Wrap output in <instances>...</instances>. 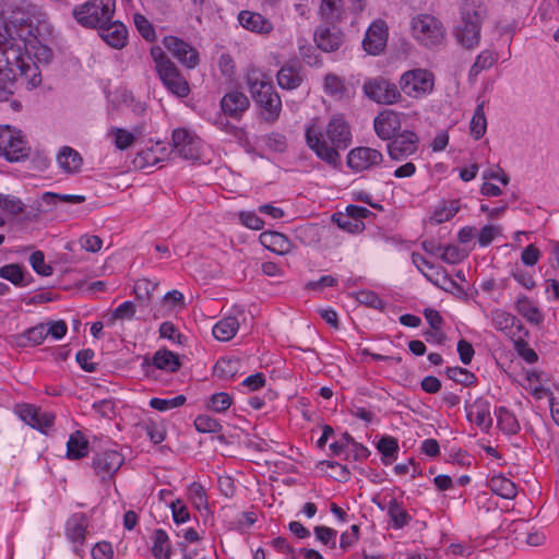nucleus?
I'll return each mask as SVG.
<instances>
[{
    "instance_id": "obj_1",
    "label": "nucleus",
    "mask_w": 559,
    "mask_h": 559,
    "mask_svg": "<svg viewBox=\"0 0 559 559\" xmlns=\"http://www.w3.org/2000/svg\"><path fill=\"white\" fill-rule=\"evenodd\" d=\"M51 33L52 27L46 13L33 3L14 9L8 20L2 22L0 52L5 56L9 64L12 56L20 70L19 80L27 81L33 87L41 82L38 67L26 63L23 53L28 59L34 58L38 63L47 64L52 58V51L44 41Z\"/></svg>"
},
{
    "instance_id": "obj_2",
    "label": "nucleus",
    "mask_w": 559,
    "mask_h": 559,
    "mask_svg": "<svg viewBox=\"0 0 559 559\" xmlns=\"http://www.w3.org/2000/svg\"><path fill=\"white\" fill-rule=\"evenodd\" d=\"M305 135L307 145L316 155L332 166L340 162L338 150H345L352 143L349 124L341 115L329 120L324 133L319 126L311 123L307 126Z\"/></svg>"
},
{
    "instance_id": "obj_3",
    "label": "nucleus",
    "mask_w": 559,
    "mask_h": 559,
    "mask_svg": "<svg viewBox=\"0 0 559 559\" xmlns=\"http://www.w3.org/2000/svg\"><path fill=\"white\" fill-rule=\"evenodd\" d=\"M246 83L253 100L261 108L262 119L267 123L276 122L282 112V99L269 74L251 66L246 73Z\"/></svg>"
},
{
    "instance_id": "obj_4",
    "label": "nucleus",
    "mask_w": 559,
    "mask_h": 559,
    "mask_svg": "<svg viewBox=\"0 0 559 559\" xmlns=\"http://www.w3.org/2000/svg\"><path fill=\"white\" fill-rule=\"evenodd\" d=\"M151 56L155 70L163 85L174 95L183 98L190 93V86L177 66L169 59L160 47H153Z\"/></svg>"
},
{
    "instance_id": "obj_5",
    "label": "nucleus",
    "mask_w": 559,
    "mask_h": 559,
    "mask_svg": "<svg viewBox=\"0 0 559 559\" xmlns=\"http://www.w3.org/2000/svg\"><path fill=\"white\" fill-rule=\"evenodd\" d=\"M116 0H88L74 8L73 16L84 27L95 28L114 17Z\"/></svg>"
},
{
    "instance_id": "obj_6",
    "label": "nucleus",
    "mask_w": 559,
    "mask_h": 559,
    "mask_svg": "<svg viewBox=\"0 0 559 559\" xmlns=\"http://www.w3.org/2000/svg\"><path fill=\"white\" fill-rule=\"evenodd\" d=\"M411 31L413 37L426 47L438 46L444 38L442 23L430 14H418L412 19Z\"/></svg>"
},
{
    "instance_id": "obj_7",
    "label": "nucleus",
    "mask_w": 559,
    "mask_h": 559,
    "mask_svg": "<svg viewBox=\"0 0 559 559\" xmlns=\"http://www.w3.org/2000/svg\"><path fill=\"white\" fill-rule=\"evenodd\" d=\"M31 146L20 130L0 126V156L10 163L28 158Z\"/></svg>"
},
{
    "instance_id": "obj_8",
    "label": "nucleus",
    "mask_w": 559,
    "mask_h": 559,
    "mask_svg": "<svg viewBox=\"0 0 559 559\" xmlns=\"http://www.w3.org/2000/svg\"><path fill=\"white\" fill-rule=\"evenodd\" d=\"M401 90L409 97L419 98L433 88V75L425 69L405 72L400 80Z\"/></svg>"
},
{
    "instance_id": "obj_9",
    "label": "nucleus",
    "mask_w": 559,
    "mask_h": 559,
    "mask_svg": "<svg viewBox=\"0 0 559 559\" xmlns=\"http://www.w3.org/2000/svg\"><path fill=\"white\" fill-rule=\"evenodd\" d=\"M171 143L174 152L185 159L198 160L201 156L202 141L189 129H175Z\"/></svg>"
},
{
    "instance_id": "obj_10",
    "label": "nucleus",
    "mask_w": 559,
    "mask_h": 559,
    "mask_svg": "<svg viewBox=\"0 0 559 559\" xmlns=\"http://www.w3.org/2000/svg\"><path fill=\"white\" fill-rule=\"evenodd\" d=\"M388 143V153L393 160H404L418 151L419 138L409 130H405L394 135Z\"/></svg>"
},
{
    "instance_id": "obj_11",
    "label": "nucleus",
    "mask_w": 559,
    "mask_h": 559,
    "mask_svg": "<svg viewBox=\"0 0 559 559\" xmlns=\"http://www.w3.org/2000/svg\"><path fill=\"white\" fill-rule=\"evenodd\" d=\"M366 95L378 104H394L401 98V93L394 83L379 78L364 84Z\"/></svg>"
},
{
    "instance_id": "obj_12",
    "label": "nucleus",
    "mask_w": 559,
    "mask_h": 559,
    "mask_svg": "<svg viewBox=\"0 0 559 559\" xmlns=\"http://www.w3.org/2000/svg\"><path fill=\"white\" fill-rule=\"evenodd\" d=\"M382 162V153L368 146L355 147L347 155V165L355 171L369 170L381 165Z\"/></svg>"
},
{
    "instance_id": "obj_13",
    "label": "nucleus",
    "mask_w": 559,
    "mask_h": 559,
    "mask_svg": "<svg viewBox=\"0 0 559 559\" xmlns=\"http://www.w3.org/2000/svg\"><path fill=\"white\" fill-rule=\"evenodd\" d=\"M163 43L165 48L187 68L194 69L199 64V53L188 43L176 36H166Z\"/></svg>"
},
{
    "instance_id": "obj_14",
    "label": "nucleus",
    "mask_w": 559,
    "mask_h": 559,
    "mask_svg": "<svg viewBox=\"0 0 559 559\" xmlns=\"http://www.w3.org/2000/svg\"><path fill=\"white\" fill-rule=\"evenodd\" d=\"M401 127V114L391 109L380 111L373 119V130L382 141L391 140L397 134Z\"/></svg>"
},
{
    "instance_id": "obj_15",
    "label": "nucleus",
    "mask_w": 559,
    "mask_h": 559,
    "mask_svg": "<svg viewBox=\"0 0 559 559\" xmlns=\"http://www.w3.org/2000/svg\"><path fill=\"white\" fill-rule=\"evenodd\" d=\"M123 461V455L117 450H105L94 456L93 467L99 477L107 478L120 468Z\"/></svg>"
},
{
    "instance_id": "obj_16",
    "label": "nucleus",
    "mask_w": 559,
    "mask_h": 559,
    "mask_svg": "<svg viewBox=\"0 0 559 559\" xmlns=\"http://www.w3.org/2000/svg\"><path fill=\"white\" fill-rule=\"evenodd\" d=\"M88 518L84 513H74L66 523V535L73 545V550L80 554L85 542Z\"/></svg>"
},
{
    "instance_id": "obj_17",
    "label": "nucleus",
    "mask_w": 559,
    "mask_h": 559,
    "mask_svg": "<svg viewBox=\"0 0 559 559\" xmlns=\"http://www.w3.org/2000/svg\"><path fill=\"white\" fill-rule=\"evenodd\" d=\"M388 40V27L383 21L373 22L362 41L364 49L370 55H379Z\"/></svg>"
},
{
    "instance_id": "obj_18",
    "label": "nucleus",
    "mask_w": 559,
    "mask_h": 559,
    "mask_svg": "<svg viewBox=\"0 0 559 559\" xmlns=\"http://www.w3.org/2000/svg\"><path fill=\"white\" fill-rule=\"evenodd\" d=\"M276 79L281 88L293 91L302 84L305 75L297 61H289L278 70Z\"/></svg>"
},
{
    "instance_id": "obj_19",
    "label": "nucleus",
    "mask_w": 559,
    "mask_h": 559,
    "mask_svg": "<svg viewBox=\"0 0 559 559\" xmlns=\"http://www.w3.org/2000/svg\"><path fill=\"white\" fill-rule=\"evenodd\" d=\"M466 416L471 423H474L483 431H488L492 425L490 415V404L485 399H477L466 406Z\"/></svg>"
},
{
    "instance_id": "obj_20",
    "label": "nucleus",
    "mask_w": 559,
    "mask_h": 559,
    "mask_svg": "<svg viewBox=\"0 0 559 559\" xmlns=\"http://www.w3.org/2000/svg\"><path fill=\"white\" fill-rule=\"evenodd\" d=\"M167 155L168 150L166 144L164 142H156L153 143L150 147L140 151L135 155L133 164L136 168L144 169L163 162Z\"/></svg>"
},
{
    "instance_id": "obj_21",
    "label": "nucleus",
    "mask_w": 559,
    "mask_h": 559,
    "mask_svg": "<svg viewBox=\"0 0 559 559\" xmlns=\"http://www.w3.org/2000/svg\"><path fill=\"white\" fill-rule=\"evenodd\" d=\"M314 41L323 51H335L343 43V33L335 26H319L314 33Z\"/></svg>"
},
{
    "instance_id": "obj_22",
    "label": "nucleus",
    "mask_w": 559,
    "mask_h": 559,
    "mask_svg": "<svg viewBox=\"0 0 559 559\" xmlns=\"http://www.w3.org/2000/svg\"><path fill=\"white\" fill-rule=\"evenodd\" d=\"M100 37L111 47L114 48H122L128 38V31L126 26L118 22L112 21L106 22L103 25L98 26Z\"/></svg>"
},
{
    "instance_id": "obj_23",
    "label": "nucleus",
    "mask_w": 559,
    "mask_h": 559,
    "mask_svg": "<svg viewBox=\"0 0 559 559\" xmlns=\"http://www.w3.org/2000/svg\"><path fill=\"white\" fill-rule=\"evenodd\" d=\"M248 97L238 91H233L225 94L221 100V107L225 115L239 119L245 111L249 108Z\"/></svg>"
},
{
    "instance_id": "obj_24",
    "label": "nucleus",
    "mask_w": 559,
    "mask_h": 559,
    "mask_svg": "<svg viewBox=\"0 0 559 559\" xmlns=\"http://www.w3.org/2000/svg\"><path fill=\"white\" fill-rule=\"evenodd\" d=\"M238 21L242 27L253 33L269 34L273 31L272 22L257 12L241 11L238 14Z\"/></svg>"
},
{
    "instance_id": "obj_25",
    "label": "nucleus",
    "mask_w": 559,
    "mask_h": 559,
    "mask_svg": "<svg viewBox=\"0 0 559 559\" xmlns=\"http://www.w3.org/2000/svg\"><path fill=\"white\" fill-rule=\"evenodd\" d=\"M259 239L264 248L280 255L289 253L294 248L292 241L277 231H263Z\"/></svg>"
},
{
    "instance_id": "obj_26",
    "label": "nucleus",
    "mask_w": 559,
    "mask_h": 559,
    "mask_svg": "<svg viewBox=\"0 0 559 559\" xmlns=\"http://www.w3.org/2000/svg\"><path fill=\"white\" fill-rule=\"evenodd\" d=\"M460 15L463 23L475 22L481 26L486 8L481 0H463L460 5Z\"/></svg>"
},
{
    "instance_id": "obj_27",
    "label": "nucleus",
    "mask_w": 559,
    "mask_h": 559,
    "mask_svg": "<svg viewBox=\"0 0 559 559\" xmlns=\"http://www.w3.org/2000/svg\"><path fill=\"white\" fill-rule=\"evenodd\" d=\"M480 29L481 26L475 22L463 23L461 21L456 28V38L462 46L473 49L479 44Z\"/></svg>"
},
{
    "instance_id": "obj_28",
    "label": "nucleus",
    "mask_w": 559,
    "mask_h": 559,
    "mask_svg": "<svg viewBox=\"0 0 559 559\" xmlns=\"http://www.w3.org/2000/svg\"><path fill=\"white\" fill-rule=\"evenodd\" d=\"M47 337L46 324L40 323L15 335V344L19 347L40 345Z\"/></svg>"
},
{
    "instance_id": "obj_29",
    "label": "nucleus",
    "mask_w": 559,
    "mask_h": 559,
    "mask_svg": "<svg viewBox=\"0 0 559 559\" xmlns=\"http://www.w3.org/2000/svg\"><path fill=\"white\" fill-rule=\"evenodd\" d=\"M514 309L530 323L539 324L543 321V314L539 308L525 295L518 297Z\"/></svg>"
},
{
    "instance_id": "obj_30",
    "label": "nucleus",
    "mask_w": 559,
    "mask_h": 559,
    "mask_svg": "<svg viewBox=\"0 0 559 559\" xmlns=\"http://www.w3.org/2000/svg\"><path fill=\"white\" fill-rule=\"evenodd\" d=\"M488 486L493 493L504 499H513L518 493L515 484L503 475L492 476Z\"/></svg>"
},
{
    "instance_id": "obj_31",
    "label": "nucleus",
    "mask_w": 559,
    "mask_h": 559,
    "mask_svg": "<svg viewBox=\"0 0 559 559\" xmlns=\"http://www.w3.org/2000/svg\"><path fill=\"white\" fill-rule=\"evenodd\" d=\"M88 453V441L81 431L73 432L67 442V457L79 460Z\"/></svg>"
},
{
    "instance_id": "obj_32",
    "label": "nucleus",
    "mask_w": 559,
    "mask_h": 559,
    "mask_svg": "<svg viewBox=\"0 0 559 559\" xmlns=\"http://www.w3.org/2000/svg\"><path fill=\"white\" fill-rule=\"evenodd\" d=\"M531 394L536 400H542L544 397L548 399L551 417L559 426V389L551 391L545 386H532Z\"/></svg>"
},
{
    "instance_id": "obj_33",
    "label": "nucleus",
    "mask_w": 559,
    "mask_h": 559,
    "mask_svg": "<svg viewBox=\"0 0 559 559\" xmlns=\"http://www.w3.org/2000/svg\"><path fill=\"white\" fill-rule=\"evenodd\" d=\"M239 329V322L235 317H227L219 320L212 330L213 336L221 341L227 342L231 340Z\"/></svg>"
},
{
    "instance_id": "obj_34",
    "label": "nucleus",
    "mask_w": 559,
    "mask_h": 559,
    "mask_svg": "<svg viewBox=\"0 0 559 559\" xmlns=\"http://www.w3.org/2000/svg\"><path fill=\"white\" fill-rule=\"evenodd\" d=\"M59 166L67 173H76L82 166L81 155L73 148L64 146L57 156Z\"/></svg>"
},
{
    "instance_id": "obj_35",
    "label": "nucleus",
    "mask_w": 559,
    "mask_h": 559,
    "mask_svg": "<svg viewBox=\"0 0 559 559\" xmlns=\"http://www.w3.org/2000/svg\"><path fill=\"white\" fill-rule=\"evenodd\" d=\"M152 364L157 369L169 372L177 371L181 366L179 356L168 349H158L153 356Z\"/></svg>"
},
{
    "instance_id": "obj_36",
    "label": "nucleus",
    "mask_w": 559,
    "mask_h": 559,
    "mask_svg": "<svg viewBox=\"0 0 559 559\" xmlns=\"http://www.w3.org/2000/svg\"><path fill=\"white\" fill-rule=\"evenodd\" d=\"M386 513L391 520V526L395 530L403 528L406 526L412 516L407 513V511L396 501V499H391L388 507Z\"/></svg>"
},
{
    "instance_id": "obj_37",
    "label": "nucleus",
    "mask_w": 559,
    "mask_h": 559,
    "mask_svg": "<svg viewBox=\"0 0 559 559\" xmlns=\"http://www.w3.org/2000/svg\"><path fill=\"white\" fill-rule=\"evenodd\" d=\"M484 107L485 100L478 102L469 122V133L475 140L481 139L487 130V118Z\"/></svg>"
},
{
    "instance_id": "obj_38",
    "label": "nucleus",
    "mask_w": 559,
    "mask_h": 559,
    "mask_svg": "<svg viewBox=\"0 0 559 559\" xmlns=\"http://www.w3.org/2000/svg\"><path fill=\"white\" fill-rule=\"evenodd\" d=\"M377 450L381 453V461L384 465L392 464L399 452V443L394 437L384 436L377 443Z\"/></svg>"
},
{
    "instance_id": "obj_39",
    "label": "nucleus",
    "mask_w": 559,
    "mask_h": 559,
    "mask_svg": "<svg viewBox=\"0 0 559 559\" xmlns=\"http://www.w3.org/2000/svg\"><path fill=\"white\" fill-rule=\"evenodd\" d=\"M497 61V56L491 50H483L475 59V62L469 69L468 72V80L475 81L477 76L483 72L484 70H487L491 68L495 62Z\"/></svg>"
},
{
    "instance_id": "obj_40",
    "label": "nucleus",
    "mask_w": 559,
    "mask_h": 559,
    "mask_svg": "<svg viewBox=\"0 0 559 559\" xmlns=\"http://www.w3.org/2000/svg\"><path fill=\"white\" fill-rule=\"evenodd\" d=\"M490 318L497 330L501 331L506 335L512 334V330L516 322V318L513 314L503 309H493L490 312Z\"/></svg>"
},
{
    "instance_id": "obj_41",
    "label": "nucleus",
    "mask_w": 559,
    "mask_h": 559,
    "mask_svg": "<svg viewBox=\"0 0 559 559\" xmlns=\"http://www.w3.org/2000/svg\"><path fill=\"white\" fill-rule=\"evenodd\" d=\"M240 360L238 358H219L214 366V374L219 379H233L239 371Z\"/></svg>"
},
{
    "instance_id": "obj_42",
    "label": "nucleus",
    "mask_w": 559,
    "mask_h": 559,
    "mask_svg": "<svg viewBox=\"0 0 559 559\" xmlns=\"http://www.w3.org/2000/svg\"><path fill=\"white\" fill-rule=\"evenodd\" d=\"M171 554L170 542L164 530H156L154 533V542L152 555L155 559H169Z\"/></svg>"
},
{
    "instance_id": "obj_43",
    "label": "nucleus",
    "mask_w": 559,
    "mask_h": 559,
    "mask_svg": "<svg viewBox=\"0 0 559 559\" xmlns=\"http://www.w3.org/2000/svg\"><path fill=\"white\" fill-rule=\"evenodd\" d=\"M498 427L508 435H516L521 427L513 413L506 407H499L497 411Z\"/></svg>"
},
{
    "instance_id": "obj_44",
    "label": "nucleus",
    "mask_w": 559,
    "mask_h": 559,
    "mask_svg": "<svg viewBox=\"0 0 559 559\" xmlns=\"http://www.w3.org/2000/svg\"><path fill=\"white\" fill-rule=\"evenodd\" d=\"M0 277L11 282L17 287L27 285L23 267L20 264L11 263L0 267Z\"/></svg>"
},
{
    "instance_id": "obj_45",
    "label": "nucleus",
    "mask_w": 559,
    "mask_h": 559,
    "mask_svg": "<svg viewBox=\"0 0 559 559\" xmlns=\"http://www.w3.org/2000/svg\"><path fill=\"white\" fill-rule=\"evenodd\" d=\"M108 136L112 138L115 146L121 151L129 148L135 141L134 133L118 127H111Z\"/></svg>"
},
{
    "instance_id": "obj_46",
    "label": "nucleus",
    "mask_w": 559,
    "mask_h": 559,
    "mask_svg": "<svg viewBox=\"0 0 559 559\" xmlns=\"http://www.w3.org/2000/svg\"><path fill=\"white\" fill-rule=\"evenodd\" d=\"M332 221L343 230L348 233H358L364 229V223L358 219H354L350 215L346 213H334L332 215Z\"/></svg>"
},
{
    "instance_id": "obj_47",
    "label": "nucleus",
    "mask_w": 559,
    "mask_h": 559,
    "mask_svg": "<svg viewBox=\"0 0 559 559\" xmlns=\"http://www.w3.org/2000/svg\"><path fill=\"white\" fill-rule=\"evenodd\" d=\"M459 201L453 200L444 202L435 210L431 219L435 221L437 224L448 222L459 212Z\"/></svg>"
},
{
    "instance_id": "obj_48",
    "label": "nucleus",
    "mask_w": 559,
    "mask_h": 559,
    "mask_svg": "<svg viewBox=\"0 0 559 559\" xmlns=\"http://www.w3.org/2000/svg\"><path fill=\"white\" fill-rule=\"evenodd\" d=\"M189 500L199 511L207 510L209 502L204 487L199 483H192L188 489Z\"/></svg>"
},
{
    "instance_id": "obj_49",
    "label": "nucleus",
    "mask_w": 559,
    "mask_h": 559,
    "mask_svg": "<svg viewBox=\"0 0 559 559\" xmlns=\"http://www.w3.org/2000/svg\"><path fill=\"white\" fill-rule=\"evenodd\" d=\"M135 314V305L132 301H124L119 305L107 318L106 324L114 325L118 320H131Z\"/></svg>"
},
{
    "instance_id": "obj_50",
    "label": "nucleus",
    "mask_w": 559,
    "mask_h": 559,
    "mask_svg": "<svg viewBox=\"0 0 559 559\" xmlns=\"http://www.w3.org/2000/svg\"><path fill=\"white\" fill-rule=\"evenodd\" d=\"M185 402H186L185 395H177L171 399L153 397L150 400L148 404L152 408H154L158 412H167V411L182 406L185 404Z\"/></svg>"
},
{
    "instance_id": "obj_51",
    "label": "nucleus",
    "mask_w": 559,
    "mask_h": 559,
    "mask_svg": "<svg viewBox=\"0 0 559 559\" xmlns=\"http://www.w3.org/2000/svg\"><path fill=\"white\" fill-rule=\"evenodd\" d=\"M194 427L201 433L218 432L222 429L219 421L209 415H199L194 419Z\"/></svg>"
},
{
    "instance_id": "obj_52",
    "label": "nucleus",
    "mask_w": 559,
    "mask_h": 559,
    "mask_svg": "<svg viewBox=\"0 0 559 559\" xmlns=\"http://www.w3.org/2000/svg\"><path fill=\"white\" fill-rule=\"evenodd\" d=\"M342 0H322L320 13L329 22L338 20L341 15Z\"/></svg>"
},
{
    "instance_id": "obj_53",
    "label": "nucleus",
    "mask_w": 559,
    "mask_h": 559,
    "mask_svg": "<svg viewBox=\"0 0 559 559\" xmlns=\"http://www.w3.org/2000/svg\"><path fill=\"white\" fill-rule=\"evenodd\" d=\"M10 72H12V68L9 71H0V100L5 102L13 95L15 90V84L19 79H11Z\"/></svg>"
},
{
    "instance_id": "obj_54",
    "label": "nucleus",
    "mask_w": 559,
    "mask_h": 559,
    "mask_svg": "<svg viewBox=\"0 0 559 559\" xmlns=\"http://www.w3.org/2000/svg\"><path fill=\"white\" fill-rule=\"evenodd\" d=\"M324 90L325 93L333 97H342L346 91L344 81L335 75V74H328L324 79Z\"/></svg>"
},
{
    "instance_id": "obj_55",
    "label": "nucleus",
    "mask_w": 559,
    "mask_h": 559,
    "mask_svg": "<svg viewBox=\"0 0 559 559\" xmlns=\"http://www.w3.org/2000/svg\"><path fill=\"white\" fill-rule=\"evenodd\" d=\"M445 374L449 379L453 380L456 383H461L464 385H469L474 382L475 376L469 372L467 369L462 367H449L445 370Z\"/></svg>"
},
{
    "instance_id": "obj_56",
    "label": "nucleus",
    "mask_w": 559,
    "mask_h": 559,
    "mask_svg": "<svg viewBox=\"0 0 559 559\" xmlns=\"http://www.w3.org/2000/svg\"><path fill=\"white\" fill-rule=\"evenodd\" d=\"M231 405V397L226 392H218L210 397L207 407L216 413H223L227 411Z\"/></svg>"
},
{
    "instance_id": "obj_57",
    "label": "nucleus",
    "mask_w": 559,
    "mask_h": 559,
    "mask_svg": "<svg viewBox=\"0 0 559 559\" xmlns=\"http://www.w3.org/2000/svg\"><path fill=\"white\" fill-rule=\"evenodd\" d=\"M314 535L317 540L323 545L329 546L331 549L336 548L337 532L335 530L319 525L314 527Z\"/></svg>"
},
{
    "instance_id": "obj_58",
    "label": "nucleus",
    "mask_w": 559,
    "mask_h": 559,
    "mask_svg": "<svg viewBox=\"0 0 559 559\" xmlns=\"http://www.w3.org/2000/svg\"><path fill=\"white\" fill-rule=\"evenodd\" d=\"M357 300L359 304L368 306L373 309L382 310L385 307V302L372 290H360L357 294Z\"/></svg>"
},
{
    "instance_id": "obj_59",
    "label": "nucleus",
    "mask_w": 559,
    "mask_h": 559,
    "mask_svg": "<svg viewBox=\"0 0 559 559\" xmlns=\"http://www.w3.org/2000/svg\"><path fill=\"white\" fill-rule=\"evenodd\" d=\"M157 284L153 283L147 278L139 280L134 285V293L136 298L141 301H150L152 297L153 290L156 288Z\"/></svg>"
},
{
    "instance_id": "obj_60",
    "label": "nucleus",
    "mask_w": 559,
    "mask_h": 559,
    "mask_svg": "<svg viewBox=\"0 0 559 559\" xmlns=\"http://www.w3.org/2000/svg\"><path fill=\"white\" fill-rule=\"evenodd\" d=\"M39 411L40 409H38L32 405L24 404L20 407L19 414H20L21 419L25 424H27L32 428L37 429V428H40V424L38 421Z\"/></svg>"
},
{
    "instance_id": "obj_61",
    "label": "nucleus",
    "mask_w": 559,
    "mask_h": 559,
    "mask_svg": "<svg viewBox=\"0 0 559 559\" xmlns=\"http://www.w3.org/2000/svg\"><path fill=\"white\" fill-rule=\"evenodd\" d=\"M29 263L33 270L41 276H48L52 273V267L45 263V257L41 251L33 252L29 257Z\"/></svg>"
},
{
    "instance_id": "obj_62",
    "label": "nucleus",
    "mask_w": 559,
    "mask_h": 559,
    "mask_svg": "<svg viewBox=\"0 0 559 559\" xmlns=\"http://www.w3.org/2000/svg\"><path fill=\"white\" fill-rule=\"evenodd\" d=\"M239 219L242 225L253 230H261L264 226V222L252 211L240 212Z\"/></svg>"
},
{
    "instance_id": "obj_63",
    "label": "nucleus",
    "mask_w": 559,
    "mask_h": 559,
    "mask_svg": "<svg viewBox=\"0 0 559 559\" xmlns=\"http://www.w3.org/2000/svg\"><path fill=\"white\" fill-rule=\"evenodd\" d=\"M173 519L177 524L186 523L190 519L187 506L179 499L170 503Z\"/></svg>"
},
{
    "instance_id": "obj_64",
    "label": "nucleus",
    "mask_w": 559,
    "mask_h": 559,
    "mask_svg": "<svg viewBox=\"0 0 559 559\" xmlns=\"http://www.w3.org/2000/svg\"><path fill=\"white\" fill-rule=\"evenodd\" d=\"M440 258L449 264L459 263L463 259V254L456 246L449 245L441 247Z\"/></svg>"
}]
</instances>
